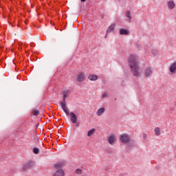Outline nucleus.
Here are the masks:
<instances>
[{
	"instance_id": "1",
	"label": "nucleus",
	"mask_w": 176,
	"mask_h": 176,
	"mask_svg": "<svg viewBox=\"0 0 176 176\" xmlns=\"http://www.w3.org/2000/svg\"><path fill=\"white\" fill-rule=\"evenodd\" d=\"M128 64L133 76H135V78H140V76H141V72H140V62H138L137 56H129L128 58Z\"/></svg>"
},
{
	"instance_id": "2",
	"label": "nucleus",
	"mask_w": 176,
	"mask_h": 176,
	"mask_svg": "<svg viewBox=\"0 0 176 176\" xmlns=\"http://www.w3.org/2000/svg\"><path fill=\"white\" fill-rule=\"evenodd\" d=\"M59 104L65 113H66V115H69V110L67 108L66 98H63V101H60Z\"/></svg>"
},
{
	"instance_id": "3",
	"label": "nucleus",
	"mask_w": 176,
	"mask_h": 176,
	"mask_svg": "<svg viewBox=\"0 0 176 176\" xmlns=\"http://www.w3.org/2000/svg\"><path fill=\"white\" fill-rule=\"evenodd\" d=\"M34 164L35 162H34V161H27L23 166V171H27V170H30V168L34 167Z\"/></svg>"
},
{
	"instance_id": "4",
	"label": "nucleus",
	"mask_w": 176,
	"mask_h": 176,
	"mask_svg": "<svg viewBox=\"0 0 176 176\" xmlns=\"http://www.w3.org/2000/svg\"><path fill=\"white\" fill-rule=\"evenodd\" d=\"M144 74L146 76V78H151L153 75V71L152 69V67H147L145 68V70L144 72Z\"/></svg>"
},
{
	"instance_id": "5",
	"label": "nucleus",
	"mask_w": 176,
	"mask_h": 176,
	"mask_svg": "<svg viewBox=\"0 0 176 176\" xmlns=\"http://www.w3.org/2000/svg\"><path fill=\"white\" fill-rule=\"evenodd\" d=\"M129 140H130V136L126 133H124L120 135V141L121 142H123V144H127Z\"/></svg>"
},
{
	"instance_id": "6",
	"label": "nucleus",
	"mask_w": 176,
	"mask_h": 176,
	"mask_svg": "<svg viewBox=\"0 0 176 176\" xmlns=\"http://www.w3.org/2000/svg\"><path fill=\"white\" fill-rule=\"evenodd\" d=\"M135 146H137V144L135 143V140L133 139H130L127 142V148L129 149H133Z\"/></svg>"
},
{
	"instance_id": "7",
	"label": "nucleus",
	"mask_w": 176,
	"mask_h": 176,
	"mask_svg": "<svg viewBox=\"0 0 176 176\" xmlns=\"http://www.w3.org/2000/svg\"><path fill=\"white\" fill-rule=\"evenodd\" d=\"M69 115L70 116V120L72 123H76L78 122V117L76 116V114H75V113L71 112L69 113Z\"/></svg>"
},
{
	"instance_id": "8",
	"label": "nucleus",
	"mask_w": 176,
	"mask_h": 176,
	"mask_svg": "<svg viewBox=\"0 0 176 176\" xmlns=\"http://www.w3.org/2000/svg\"><path fill=\"white\" fill-rule=\"evenodd\" d=\"M86 79V75L85 73L81 72L77 76V82H83Z\"/></svg>"
},
{
	"instance_id": "9",
	"label": "nucleus",
	"mask_w": 176,
	"mask_h": 176,
	"mask_svg": "<svg viewBox=\"0 0 176 176\" xmlns=\"http://www.w3.org/2000/svg\"><path fill=\"white\" fill-rule=\"evenodd\" d=\"M108 142L110 145H113L116 142V137L115 135H111L109 137Z\"/></svg>"
},
{
	"instance_id": "10",
	"label": "nucleus",
	"mask_w": 176,
	"mask_h": 176,
	"mask_svg": "<svg viewBox=\"0 0 176 176\" xmlns=\"http://www.w3.org/2000/svg\"><path fill=\"white\" fill-rule=\"evenodd\" d=\"M169 71L171 74V75H173V74H175L176 72V62H174L173 63H172L169 67Z\"/></svg>"
},
{
	"instance_id": "11",
	"label": "nucleus",
	"mask_w": 176,
	"mask_h": 176,
	"mask_svg": "<svg viewBox=\"0 0 176 176\" xmlns=\"http://www.w3.org/2000/svg\"><path fill=\"white\" fill-rule=\"evenodd\" d=\"M167 6L169 10H173V9L175 8V3H174V1H169L167 2Z\"/></svg>"
},
{
	"instance_id": "12",
	"label": "nucleus",
	"mask_w": 176,
	"mask_h": 176,
	"mask_svg": "<svg viewBox=\"0 0 176 176\" xmlns=\"http://www.w3.org/2000/svg\"><path fill=\"white\" fill-rule=\"evenodd\" d=\"M126 17L127 18V21H129V23H131V19H133V16H131V12L129 10L126 11Z\"/></svg>"
},
{
	"instance_id": "13",
	"label": "nucleus",
	"mask_w": 176,
	"mask_h": 176,
	"mask_svg": "<svg viewBox=\"0 0 176 176\" xmlns=\"http://www.w3.org/2000/svg\"><path fill=\"white\" fill-rule=\"evenodd\" d=\"M120 35H129L130 34V31L127 29H120Z\"/></svg>"
},
{
	"instance_id": "14",
	"label": "nucleus",
	"mask_w": 176,
	"mask_h": 176,
	"mask_svg": "<svg viewBox=\"0 0 176 176\" xmlns=\"http://www.w3.org/2000/svg\"><path fill=\"white\" fill-rule=\"evenodd\" d=\"M54 176H64V170L62 169L57 170Z\"/></svg>"
},
{
	"instance_id": "15",
	"label": "nucleus",
	"mask_w": 176,
	"mask_h": 176,
	"mask_svg": "<svg viewBox=\"0 0 176 176\" xmlns=\"http://www.w3.org/2000/svg\"><path fill=\"white\" fill-rule=\"evenodd\" d=\"M115 25H116L115 23H113L107 28V34L112 32V31L115 30Z\"/></svg>"
},
{
	"instance_id": "16",
	"label": "nucleus",
	"mask_w": 176,
	"mask_h": 176,
	"mask_svg": "<svg viewBox=\"0 0 176 176\" xmlns=\"http://www.w3.org/2000/svg\"><path fill=\"white\" fill-rule=\"evenodd\" d=\"M104 112H105V109L104 107H102V108L98 109V111L96 112V115L98 116H101V115H102V113H104Z\"/></svg>"
},
{
	"instance_id": "17",
	"label": "nucleus",
	"mask_w": 176,
	"mask_h": 176,
	"mask_svg": "<svg viewBox=\"0 0 176 176\" xmlns=\"http://www.w3.org/2000/svg\"><path fill=\"white\" fill-rule=\"evenodd\" d=\"M88 79H89V80H97V79H98V76H97V75L96 74H91L88 76Z\"/></svg>"
},
{
	"instance_id": "18",
	"label": "nucleus",
	"mask_w": 176,
	"mask_h": 176,
	"mask_svg": "<svg viewBox=\"0 0 176 176\" xmlns=\"http://www.w3.org/2000/svg\"><path fill=\"white\" fill-rule=\"evenodd\" d=\"M62 94H63V98H67L68 97V96L69 95V90H63L62 91Z\"/></svg>"
},
{
	"instance_id": "19",
	"label": "nucleus",
	"mask_w": 176,
	"mask_h": 176,
	"mask_svg": "<svg viewBox=\"0 0 176 176\" xmlns=\"http://www.w3.org/2000/svg\"><path fill=\"white\" fill-rule=\"evenodd\" d=\"M62 166H64L63 162H57L56 164H54L55 168H61Z\"/></svg>"
},
{
	"instance_id": "20",
	"label": "nucleus",
	"mask_w": 176,
	"mask_h": 176,
	"mask_svg": "<svg viewBox=\"0 0 176 176\" xmlns=\"http://www.w3.org/2000/svg\"><path fill=\"white\" fill-rule=\"evenodd\" d=\"M154 131H155V135H157V136L160 135V134H161L160 128H159V127L155 128Z\"/></svg>"
},
{
	"instance_id": "21",
	"label": "nucleus",
	"mask_w": 176,
	"mask_h": 176,
	"mask_svg": "<svg viewBox=\"0 0 176 176\" xmlns=\"http://www.w3.org/2000/svg\"><path fill=\"white\" fill-rule=\"evenodd\" d=\"M94 131H96V129H92L90 131H89L88 133H87V136L91 137V135L94 134Z\"/></svg>"
},
{
	"instance_id": "22",
	"label": "nucleus",
	"mask_w": 176,
	"mask_h": 176,
	"mask_svg": "<svg viewBox=\"0 0 176 176\" xmlns=\"http://www.w3.org/2000/svg\"><path fill=\"white\" fill-rule=\"evenodd\" d=\"M32 113L34 116H39V110L33 109Z\"/></svg>"
},
{
	"instance_id": "23",
	"label": "nucleus",
	"mask_w": 176,
	"mask_h": 176,
	"mask_svg": "<svg viewBox=\"0 0 176 176\" xmlns=\"http://www.w3.org/2000/svg\"><path fill=\"white\" fill-rule=\"evenodd\" d=\"M82 173H83V171H82V169H80V168H77V169L75 170V173H76V174H78V175H80V174H82Z\"/></svg>"
},
{
	"instance_id": "24",
	"label": "nucleus",
	"mask_w": 176,
	"mask_h": 176,
	"mask_svg": "<svg viewBox=\"0 0 176 176\" xmlns=\"http://www.w3.org/2000/svg\"><path fill=\"white\" fill-rule=\"evenodd\" d=\"M33 153H34L35 155H38V153H39V149L36 147L34 148Z\"/></svg>"
},
{
	"instance_id": "25",
	"label": "nucleus",
	"mask_w": 176,
	"mask_h": 176,
	"mask_svg": "<svg viewBox=\"0 0 176 176\" xmlns=\"http://www.w3.org/2000/svg\"><path fill=\"white\" fill-rule=\"evenodd\" d=\"M108 97V93L105 92L102 95V98H107Z\"/></svg>"
},
{
	"instance_id": "26",
	"label": "nucleus",
	"mask_w": 176,
	"mask_h": 176,
	"mask_svg": "<svg viewBox=\"0 0 176 176\" xmlns=\"http://www.w3.org/2000/svg\"><path fill=\"white\" fill-rule=\"evenodd\" d=\"M146 137H147L146 133H143V135H142L143 140H146Z\"/></svg>"
},
{
	"instance_id": "27",
	"label": "nucleus",
	"mask_w": 176,
	"mask_h": 176,
	"mask_svg": "<svg viewBox=\"0 0 176 176\" xmlns=\"http://www.w3.org/2000/svg\"><path fill=\"white\" fill-rule=\"evenodd\" d=\"M73 124H76V127H79V122H78V121L74 122V123H73Z\"/></svg>"
},
{
	"instance_id": "28",
	"label": "nucleus",
	"mask_w": 176,
	"mask_h": 176,
	"mask_svg": "<svg viewBox=\"0 0 176 176\" xmlns=\"http://www.w3.org/2000/svg\"><path fill=\"white\" fill-rule=\"evenodd\" d=\"M173 112H174V109H172L171 110H170V113H173Z\"/></svg>"
},
{
	"instance_id": "29",
	"label": "nucleus",
	"mask_w": 176,
	"mask_h": 176,
	"mask_svg": "<svg viewBox=\"0 0 176 176\" xmlns=\"http://www.w3.org/2000/svg\"><path fill=\"white\" fill-rule=\"evenodd\" d=\"M154 56L157 54V51H155L154 53H153Z\"/></svg>"
},
{
	"instance_id": "30",
	"label": "nucleus",
	"mask_w": 176,
	"mask_h": 176,
	"mask_svg": "<svg viewBox=\"0 0 176 176\" xmlns=\"http://www.w3.org/2000/svg\"><path fill=\"white\" fill-rule=\"evenodd\" d=\"M108 36V32H107V34L104 36V38H107Z\"/></svg>"
},
{
	"instance_id": "31",
	"label": "nucleus",
	"mask_w": 176,
	"mask_h": 176,
	"mask_svg": "<svg viewBox=\"0 0 176 176\" xmlns=\"http://www.w3.org/2000/svg\"><path fill=\"white\" fill-rule=\"evenodd\" d=\"M82 2H85L86 0H80Z\"/></svg>"
},
{
	"instance_id": "32",
	"label": "nucleus",
	"mask_w": 176,
	"mask_h": 176,
	"mask_svg": "<svg viewBox=\"0 0 176 176\" xmlns=\"http://www.w3.org/2000/svg\"><path fill=\"white\" fill-rule=\"evenodd\" d=\"M109 153H111V151H109Z\"/></svg>"
},
{
	"instance_id": "33",
	"label": "nucleus",
	"mask_w": 176,
	"mask_h": 176,
	"mask_svg": "<svg viewBox=\"0 0 176 176\" xmlns=\"http://www.w3.org/2000/svg\"><path fill=\"white\" fill-rule=\"evenodd\" d=\"M11 173H14L13 171H11Z\"/></svg>"
}]
</instances>
